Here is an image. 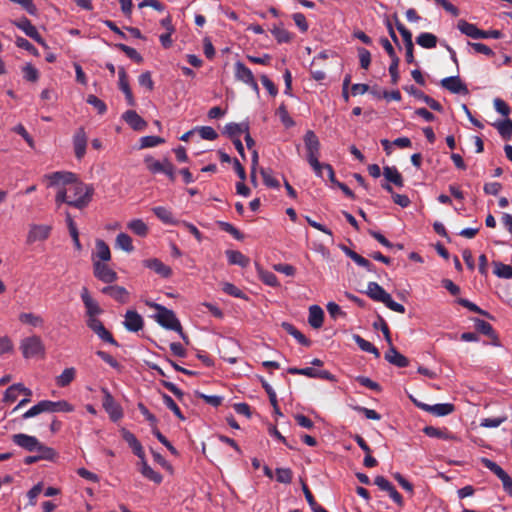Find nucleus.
<instances>
[{"label": "nucleus", "mask_w": 512, "mask_h": 512, "mask_svg": "<svg viewBox=\"0 0 512 512\" xmlns=\"http://www.w3.org/2000/svg\"><path fill=\"white\" fill-rule=\"evenodd\" d=\"M306 149V160L312 167L316 176L324 179L322 174V163L319 162L321 143L314 131L308 130L303 137Z\"/></svg>", "instance_id": "f257e3e1"}, {"label": "nucleus", "mask_w": 512, "mask_h": 512, "mask_svg": "<svg viewBox=\"0 0 512 512\" xmlns=\"http://www.w3.org/2000/svg\"><path fill=\"white\" fill-rule=\"evenodd\" d=\"M153 307L157 310L155 318L158 324L165 329L176 331L179 333L181 338L186 343H188V337L183 332L181 323L176 317L175 313L172 310L167 309L166 307L159 304H154Z\"/></svg>", "instance_id": "f03ea898"}, {"label": "nucleus", "mask_w": 512, "mask_h": 512, "mask_svg": "<svg viewBox=\"0 0 512 512\" xmlns=\"http://www.w3.org/2000/svg\"><path fill=\"white\" fill-rule=\"evenodd\" d=\"M20 350L23 357L29 359L36 356H44L45 346L39 336L33 335L21 340Z\"/></svg>", "instance_id": "7ed1b4c3"}, {"label": "nucleus", "mask_w": 512, "mask_h": 512, "mask_svg": "<svg viewBox=\"0 0 512 512\" xmlns=\"http://www.w3.org/2000/svg\"><path fill=\"white\" fill-rule=\"evenodd\" d=\"M94 189L87 190L86 195L79 196L78 198H72V195L68 193L67 188L60 189L56 195V203H66L78 209L86 207L92 199Z\"/></svg>", "instance_id": "20e7f679"}, {"label": "nucleus", "mask_w": 512, "mask_h": 512, "mask_svg": "<svg viewBox=\"0 0 512 512\" xmlns=\"http://www.w3.org/2000/svg\"><path fill=\"white\" fill-rule=\"evenodd\" d=\"M235 78L252 88L256 93H259V86L255 80L252 71L245 66L242 62L238 61L234 65Z\"/></svg>", "instance_id": "39448f33"}, {"label": "nucleus", "mask_w": 512, "mask_h": 512, "mask_svg": "<svg viewBox=\"0 0 512 512\" xmlns=\"http://www.w3.org/2000/svg\"><path fill=\"white\" fill-rule=\"evenodd\" d=\"M413 402L421 410L437 417L447 416L455 411V406L451 403H438L435 405H429L417 400H413Z\"/></svg>", "instance_id": "423d86ee"}, {"label": "nucleus", "mask_w": 512, "mask_h": 512, "mask_svg": "<svg viewBox=\"0 0 512 512\" xmlns=\"http://www.w3.org/2000/svg\"><path fill=\"white\" fill-rule=\"evenodd\" d=\"M81 300L85 306L87 321L98 319L97 317L102 314L103 310L98 302L92 298L86 287H83L81 290Z\"/></svg>", "instance_id": "0eeeda50"}, {"label": "nucleus", "mask_w": 512, "mask_h": 512, "mask_svg": "<svg viewBox=\"0 0 512 512\" xmlns=\"http://www.w3.org/2000/svg\"><path fill=\"white\" fill-rule=\"evenodd\" d=\"M103 400L102 405L105 411L109 414L111 420L118 421L123 417V412L120 405L114 400L111 393L106 388H102Z\"/></svg>", "instance_id": "6e6552de"}, {"label": "nucleus", "mask_w": 512, "mask_h": 512, "mask_svg": "<svg viewBox=\"0 0 512 512\" xmlns=\"http://www.w3.org/2000/svg\"><path fill=\"white\" fill-rule=\"evenodd\" d=\"M374 484L382 491L389 494L390 498L399 506H404V500L402 495L396 490L392 483L387 480L384 476H376L374 478Z\"/></svg>", "instance_id": "1a4fd4ad"}, {"label": "nucleus", "mask_w": 512, "mask_h": 512, "mask_svg": "<svg viewBox=\"0 0 512 512\" xmlns=\"http://www.w3.org/2000/svg\"><path fill=\"white\" fill-rule=\"evenodd\" d=\"M287 372L292 375H304L309 378H319L324 380H334V376L327 370H316L312 367L297 368L290 367Z\"/></svg>", "instance_id": "9d476101"}, {"label": "nucleus", "mask_w": 512, "mask_h": 512, "mask_svg": "<svg viewBox=\"0 0 512 512\" xmlns=\"http://www.w3.org/2000/svg\"><path fill=\"white\" fill-rule=\"evenodd\" d=\"M89 329H91L102 341L111 345L118 346V342L114 339L113 335L104 327L99 319H92L86 321Z\"/></svg>", "instance_id": "9b49d317"}, {"label": "nucleus", "mask_w": 512, "mask_h": 512, "mask_svg": "<svg viewBox=\"0 0 512 512\" xmlns=\"http://www.w3.org/2000/svg\"><path fill=\"white\" fill-rule=\"evenodd\" d=\"M94 275L104 283H112L117 280V273L106 264L93 259Z\"/></svg>", "instance_id": "f8f14e48"}, {"label": "nucleus", "mask_w": 512, "mask_h": 512, "mask_svg": "<svg viewBox=\"0 0 512 512\" xmlns=\"http://www.w3.org/2000/svg\"><path fill=\"white\" fill-rule=\"evenodd\" d=\"M440 85L454 94H468L467 86L461 81L459 76H450L443 78Z\"/></svg>", "instance_id": "ddd939ff"}, {"label": "nucleus", "mask_w": 512, "mask_h": 512, "mask_svg": "<svg viewBox=\"0 0 512 512\" xmlns=\"http://www.w3.org/2000/svg\"><path fill=\"white\" fill-rule=\"evenodd\" d=\"M12 441L17 446L29 452L35 451L39 445V440L35 436H30L24 433L14 434L12 436Z\"/></svg>", "instance_id": "4468645a"}, {"label": "nucleus", "mask_w": 512, "mask_h": 512, "mask_svg": "<svg viewBox=\"0 0 512 512\" xmlns=\"http://www.w3.org/2000/svg\"><path fill=\"white\" fill-rule=\"evenodd\" d=\"M118 77H119V89L124 93L127 104L129 106H135L136 102L132 93V90L129 85L128 76L124 69V67H119L118 69Z\"/></svg>", "instance_id": "2eb2a0df"}, {"label": "nucleus", "mask_w": 512, "mask_h": 512, "mask_svg": "<svg viewBox=\"0 0 512 512\" xmlns=\"http://www.w3.org/2000/svg\"><path fill=\"white\" fill-rule=\"evenodd\" d=\"M405 90L410 95H412L415 98H417V99L423 101L424 103H426L431 109H433L435 111H438V112H442L443 111V106L438 101H436L435 99H433L430 96L426 95L423 91L417 89L413 85H411L409 87H406Z\"/></svg>", "instance_id": "dca6fc26"}, {"label": "nucleus", "mask_w": 512, "mask_h": 512, "mask_svg": "<svg viewBox=\"0 0 512 512\" xmlns=\"http://www.w3.org/2000/svg\"><path fill=\"white\" fill-rule=\"evenodd\" d=\"M101 292L122 304L127 303L129 301V292L122 286H105L104 288H102Z\"/></svg>", "instance_id": "f3484780"}, {"label": "nucleus", "mask_w": 512, "mask_h": 512, "mask_svg": "<svg viewBox=\"0 0 512 512\" xmlns=\"http://www.w3.org/2000/svg\"><path fill=\"white\" fill-rule=\"evenodd\" d=\"M123 324L128 331L138 332L143 328L144 321L139 313L133 310H128L125 314V320Z\"/></svg>", "instance_id": "a211bd4d"}, {"label": "nucleus", "mask_w": 512, "mask_h": 512, "mask_svg": "<svg viewBox=\"0 0 512 512\" xmlns=\"http://www.w3.org/2000/svg\"><path fill=\"white\" fill-rule=\"evenodd\" d=\"M122 119L135 131H143L147 127V122L134 110L124 112Z\"/></svg>", "instance_id": "6ab92c4d"}, {"label": "nucleus", "mask_w": 512, "mask_h": 512, "mask_svg": "<svg viewBox=\"0 0 512 512\" xmlns=\"http://www.w3.org/2000/svg\"><path fill=\"white\" fill-rule=\"evenodd\" d=\"M74 151L77 159H82L86 153L87 136L84 128H79L73 137Z\"/></svg>", "instance_id": "aec40b11"}, {"label": "nucleus", "mask_w": 512, "mask_h": 512, "mask_svg": "<svg viewBox=\"0 0 512 512\" xmlns=\"http://www.w3.org/2000/svg\"><path fill=\"white\" fill-rule=\"evenodd\" d=\"M50 231L51 227L48 225H32L27 236V242L34 243L45 240L49 237Z\"/></svg>", "instance_id": "412c9836"}, {"label": "nucleus", "mask_w": 512, "mask_h": 512, "mask_svg": "<svg viewBox=\"0 0 512 512\" xmlns=\"http://www.w3.org/2000/svg\"><path fill=\"white\" fill-rule=\"evenodd\" d=\"M121 433H122V438L132 449L133 453L140 460H143V458L145 457V453H144L141 443L138 441L136 436L132 432H130L129 430H126V429H122Z\"/></svg>", "instance_id": "4be33fe9"}, {"label": "nucleus", "mask_w": 512, "mask_h": 512, "mask_svg": "<svg viewBox=\"0 0 512 512\" xmlns=\"http://www.w3.org/2000/svg\"><path fill=\"white\" fill-rule=\"evenodd\" d=\"M389 346V349L385 353V360L399 368L407 367L409 365V359L398 352L392 344Z\"/></svg>", "instance_id": "5701e85b"}, {"label": "nucleus", "mask_w": 512, "mask_h": 512, "mask_svg": "<svg viewBox=\"0 0 512 512\" xmlns=\"http://www.w3.org/2000/svg\"><path fill=\"white\" fill-rule=\"evenodd\" d=\"M143 265L163 278H168L172 274V270L169 266L165 265L161 260L157 258L146 259L143 261Z\"/></svg>", "instance_id": "b1692460"}, {"label": "nucleus", "mask_w": 512, "mask_h": 512, "mask_svg": "<svg viewBox=\"0 0 512 512\" xmlns=\"http://www.w3.org/2000/svg\"><path fill=\"white\" fill-rule=\"evenodd\" d=\"M44 406H45V412L49 413H56V412H65L70 413L74 411V406L70 404L66 400H60V401H50V400H43Z\"/></svg>", "instance_id": "393cba45"}, {"label": "nucleus", "mask_w": 512, "mask_h": 512, "mask_svg": "<svg viewBox=\"0 0 512 512\" xmlns=\"http://www.w3.org/2000/svg\"><path fill=\"white\" fill-rule=\"evenodd\" d=\"M366 294L372 300L382 303L390 296L377 282H369L367 284Z\"/></svg>", "instance_id": "a878e982"}, {"label": "nucleus", "mask_w": 512, "mask_h": 512, "mask_svg": "<svg viewBox=\"0 0 512 512\" xmlns=\"http://www.w3.org/2000/svg\"><path fill=\"white\" fill-rule=\"evenodd\" d=\"M474 322L478 332L488 336L492 340L493 345H499L498 336L490 323L478 318H476Z\"/></svg>", "instance_id": "bb28decb"}, {"label": "nucleus", "mask_w": 512, "mask_h": 512, "mask_svg": "<svg viewBox=\"0 0 512 512\" xmlns=\"http://www.w3.org/2000/svg\"><path fill=\"white\" fill-rule=\"evenodd\" d=\"M152 211L155 216L166 225H177L180 223L174 218L172 211L164 206L153 207Z\"/></svg>", "instance_id": "cd10ccee"}, {"label": "nucleus", "mask_w": 512, "mask_h": 512, "mask_svg": "<svg viewBox=\"0 0 512 512\" xmlns=\"http://www.w3.org/2000/svg\"><path fill=\"white\" fill-rule=\"evenodd\" d=\"M324 311L318 305H312L309 308L308 323L311 327L319 329L323 325Z\"/></svg>", "instance_id": "c85d7f7f"}, {"label": "nucleus", "mask_w": 512, "mask_h": 512, "mask_svg": "<svg viewBox=\"0 0 512 512\" xmlns=\"http://www.w3.org/2000/svg\"><path fill=\"white\" fill-rule=\"evenodd\" d=\"M248 130L249 125L247 123L231 122L225 125L223 133L233 140L235 138H240V135Z\"/></svg>", "instance_id": "c756f323"}, {"label": "nucleus", "mask_w": 512, "mask_h": 512, "mask_svg": "<svg viewBox=\"0 0 512 512\" xmlns=\"http://www.w3.org/2000/svg\"><path fill=\"white\" fill-rule=\"evenodd\" d=\"M457 28L462 34L473 39H480V36L482 35L481 29H479L475 24L469 23L465 20H459Z\"/></svg>", "instance_id": "7c9ffc66"}, {"label": "nucleus", "mask_w": 512, "mask_h": 512, "mask_svg": "<svg viewBox=\"0 0 512 512\" xmlns=\"http://www.w3.org/2000/svg\"><path fill=\"white\" fill-rule=\"evenodd\" d=\"M139 465H140L139 471L145 478H147L148 480H150L156 484H160L162 482L163 476L159 472H156L155 470H153L148 465L147 461L145 460V457L143 458V460L140 461Z\"/></svg>", "instance_id": "2f4dec72"}, {"label": "nucleus", "mask_w": 512, "mask_h": 512, "mask_svg": "<svg viewBox=\"0 0 512 512\" xmlns=\"http://www.w3.org/2000/svg\"><path fill=\"white\" fill-rule=\"evenodd\" d=\"M75 174L72 172H53L49 175H46V178L49 179L51 185H58L60 183L69 184L74 182Z\"/></svg>", "instance_id": "473e14b6"}, {"label": "nucleus", "mask_w": 512, "mask_h": 512, "mask_svg": "<svg viewBox=\"0 0 512 512\" xmlns=\"http://www.w3.org/2000/svg\"><path fill=\"white\" fill-rule=\"evenodd\" d=\"M383 175L388 182L393 183L397 187L404 186V179L395 166H385L383 168Z\"/></svg>", "instance_id": "72a5a7b5"}, {"label": "nucleus", "mask_w": 512, "mask_h": 512, "mask_svg": "<svg viewBox=\"0 0 512 512\" xmlns=\"http://www.w3.org/2000/svg\"><path fill=\"white\" fill-rule=\"evenodd\" d=\"M282 328L291 336H293L301 345L309 347L311 345V341L302 334L293 324L289 322H283L281 324Z\"/></svg>", "instance_id": "f704fd0d"}, {"label": "nucleus", "mask_w": 512, "mask_h": 512, "mask_svg": "<svg viewBox=\"0 0 512 512\" xmlns=\"http://www.w3.org/2000/svg\"><path fill=\"white\" fill-rule=\"evenodd\" d=\"M95 261H109L111 259V252L109 246L103 241L98 239L96 241V253L93 254L92 259Z\"/></svg>", "instance_id": "c9c22d12"}, {"label": "nucleus", "mask_w": 512, "mask_h": 512, "mask_svg": "<svg viewBox=\"0 0 512 512\" xmlns=\"http://www.w3.org/2000/svg\"><path fill=\"white\" fill-rule=\"evenodd\" d=\"M438 38L429 32H422L416 37V43L425 49H433L437 46Z\"/></svg>", "instance_id": "e433bc0d"}, {"label": "nucleus", "mask_w": 512, "mask_h": 512, "mask_svg": "<svg viewBox=\"0 0 512 512\" xmlns=\"http://www.w3.org/2000/svg\"><path fill=\"white\" fill-rule=\"evenodd\" d=\"M423 432L425 435L431 438L443 440H451L454 438L447 429H440L434 426H425L423 428Z\"/></svg>", "instance_id": "4c0bfd02"}, {"label": "nucleus", "mask_w": 512, "mask_h": 512, "mask_svg": "<svg viewBox=\"0 0 512 512\" xmlns=\"http://www.w3.org/2000/svg\"><path fill=\"white\" fill-rule=\"evenodd\" d=\"M225 253L228 258L229 264L238 265L240 267L248 266L249 258L242 254L240 251L227 250Z\"/></svg>", "instance_id": "58836bf2"}, {"label": "nucleus", "mask_w": 512, "mask_h": 512, "mask_svg": "<svg viewBox=\"0 0 512 512\" xmlns=\"http://www.w3.org/2000/svg\"><path fill=\"white\" fill-rule=\"evenodd\" d=\"M14 25L17 28L21 29L31 39H33L35 36H38V33H39L38 30L31 23V21L26 17H22L18 21H15Z\"/></svg>", "instance_id": "ea45409f"}, {"label": "nucleus", "mask_w": 512, "mask_h": 512, "mask_svg": "<svg viewBox=\"0 0 512 512\" xmlns=\"http://www.w3.org/2000/svg\"><path fill=\"white\" fill-rule=\"evenodd\" d=\"M166 160H169L168 158H164L162 161L155 160L153 157L148 156L144 159V162L146 164L147 169L152 174H158L165 172L166 169Z\"/></svg>", "instance_id": "a19ab883"}, {"label": "nucleus", "mask_w": 512, "mask_h": 512, "mask_svg": "<svg viewBox=\"0 0 512 512\" xmlns=\"http://www.w3.org/2000/svg\"><path fill=\"white\" fill-rule=\"evenodd\" d=\"M75 377L76 369L74 367L66 368L59 376L56 377V385L58 387H66L70 385Z\"/></svg>", "instance_id": "79ce46f5"}, {"label": "nucleus", "mask_w": 512, "mask_h": 512, "mask_svg": "<svg viewBox=\"0 0 512 512\" xmlns=\"http://www.w3.org/2000/svg\"><path fill=\"white\" fill-rule=\"evenodd\" d=\"M68 193L72 195V198H78L79 196L86 195L87 190L93 189L92 186L86 185L82 182H78L75 178L74 182L68 184Z\"/></svg>", "instance_id": "37998d69"}, {"label": "nucleus", "mask_w": 512, "mask_h": 512, "mask_svg": "<svg viewBox=\"0 0 512 512\" xmlns=\"http://www.w3.org/2000/svg\"><path fill=\"white\" fill-rule=\"evenodd\" d=\"M394 19H395L396 29L399 31V33L401 34V36L403 38V42H404L405 48L406 47H413L414 44H413V41H412V33H411V31L408 30L405 27V25L399 21L397 15H394Z\"/></svg>", "instance_id": "c03bdc74"}, {"label": "nucleus", "mask_w": 512, "mask_h": 512, "mask_svg": "<svg viewBox=\"0 0 512 512\" xmlns=\"http://www.w3.org/2000/svg\"><path fill=\"white\" fill-rule=\"evenodd\" d=\"M19 321L23 324H28L33 327H40L43 325L44 320L41 316L34 313L23 312L19 315Z\"/></svg>", "instance_id": "a18cd8bd"}, {"label": "nucleus", "mask_w": 512, "mask_h": 512, "mask_svg": "<svg viewBox=\"0 0 512 512\" xmlns=\"http://www.w3.org/2000/svg\"><path fill=\"white\" fill-rule=\"evenodd\" d=\"M494 271L493 273L503 279H512V266L503 264L501 262L494 261Z\"/></svg>", "instance_id": "49530a36"}, {"label": "nucleus", "mask_w": 512, "mask_h": 512, "mask_svg": "<svg viewBox=\"0 0 512 512\" xmlns=\"http://www.w3.org/2000/svg\"><path fill=\"white\" fill-rule=\"evenodd\" d=\"M481 463L491 472H493L500 480H503L508 474L494 461L488 458H482Z\"/></svg>", "instance_id": "de8ad7c7"}, {"label": "nucleus", "mask_w": 512, "mask_h": 512, "mask_svg": "<svg viewBox=\"0 0 512 512\" xmlns=\"http://www.w3.org/2000/svg\"><path fill=\"white\" fill-rule=\"evenodd\" d=\"M116 246L128 253H131L134 250L132 239L126 233H120L117 235Z\"/></svg>", "instance_id": "09e8293b"}, {"label": "nucleus", "mask_w": 512, "mask_h": 512, "mask_svg": "<svg viewBox=\"0 0 512 512\" xmlns=\"http://www.w3.org/2000/svg\"><path fill=\"white\" fill-rule=\"evenodd\" d=\"M276 115L280 118V121L286 128H291L295 125V121L289 115L287 107L284 103H282L278 107V109L276 111Z\"/></svg>", "instance_id": "8fccbe9b"}, {"label": "nucleus", "mask_w": 512, "mask_h": 512, "mask_svg": "<svg viewBox=\"0 0 512 512\" xmlns=\"http://www.w3.org/2000/svg\"><path fill=\"white\" fill-rule=\"evenodd\" d=\"M114 47L124 52L134 62L138 64L142 63L143 57L137 52L136 49L122 43L115 44Z\"/></svg>", "instance_id": "3c124183"}, {"label": "nucleus", "mask_w": 512, "mask_h": 512, "mask_svg": "<svg viewBox=\"0 0 512 512\" xmlns=\"http://www.w3.org/2000/svg\"><path fill=\"white\" fill-rule=\"evenodd\" d=\"M128 228L138 236L144 237L148 233V226L141 219H134L129 222Z\"/></svg>", "instance_id": "603ef678"}, {"label": "nucleus", "mask_w": 512, "mask_h": 512, "mask_svg": "<svg viewBox=\"0 0 512 512\" xmlns=\"http://www.w3.org/2000/svg\"><path fill=\"white\" fill-rule=\"evenodd\" d=\"M261 176L263 178L264 184L269 188H275L279 189L280 183L279 181L273 176L271 169H261L260 170Z\"/></svg>", "instance_id": "864d4df0"}, {"label": "nucleus", "mask_w": 512, "mask_h": 512, "mask_svg": "<svg viewBox=\"0 0 512 512\" xmlns=\"http://www.w3.org/2000/svg\"><path fill=\"white\" fill-rule=\"evenodd\" d=\"M162 399H163V403L165 404V406L168 409H170L177 418H179L180 420L185 419L180 408L178 407V405L175 403V401L169 395L163 393Z\"/></svg>", "instance_id": "5fc2aeb1"}, {"label": "nucleus", "mask_w": 512, "mask_h": 512, "mask_svg": "<svg viewBox=\"0 0 512 512\" xmlns=\"http://www.w3.org/2000/svg\"><path fill=\"white\" fill-rule=\"evenodd\" d=\"M276 480L279 483L290 484L293 479V472L290 468H276Z\"/></svg>", "instance_id": "6e6d98bb"}, {"label": "nucleus", "mask_w": 512, "mask_h": 512, "mask_svg": "<svg viewBox=\"0 0 512 512\" xmlns=\"http://www.w3.org/2000/svg\"><path fill=\"white\" fill-rule=\"evenodd\" d=\"M217 225L222 231L231 234L236 240H243L244 235L232 224L224 221H218Z\"/></svg>", "instance_id": "4d7b16f0"}, {"label": "nucleus", "mask_w": 512, "mask_h": 512, "mask_svg": "<svg viewBox=\"0 0 512 512\" xmlns=\"http://www.w3.org/2000/svg\"><path fill=\"white\" fill-rule=\"evenodd\" d=\"M38 452V456L40 460H53L56 456V452L53 448H50L48 446H45L39 441V445L37 446V449L35 450Z\"/></svg>", "instance_id": "13d9d810"}, {"label": "nucleus", "mask_w": 512, "mask_h": 512, "mask_svg": "<svg viewBox=\"0 0 512 512\" xmlns=\"http://www.w3.org/2000/svg\"><path fill=\"white\" fill-rule=\"evenodd\" d=\"M456 302L459 305L467 308L468 310H470L472 312H475V313H478L480 315H483V316H486L488 318H491V316H490V314L488 312L482 310L480 307H478L476 304H474L473 302L469 301L468 299L458 298Z\"/></svg>", "instance_id": "bf43d9fd"}, {"label": "nucleus", "mask_w": 512, "mask_h": 512, "mask_svg": "<svg viewBox=\"0 0 512 512\" xmlns=\"http://www.w3.org/2000/svg\"><path fill=\"white\" fill-rule=\"evenodd\" d=\"M86 102L88 104L92 105L97 110L98 114H100V115L105 114L107 111V106H106L105 102L102 101L101 99H99L95 95H92V94L88 95Z\"/></svg>", "instance_id": "052dcab7"}, {"label": "nucleus", "mask_w": 512, "mask_h": 512, "mask_svg": "<svg viewBox=\"0 0 512 512\" xmlns=\"http://www.w3.org/2000/svg\"><path fill=\"white\" fill-rule=\"evenodd\" d=\"M23 78L29 82H36L39 79V71L30 63L22 68Z\"/></svg>", "instance_id": "680f3d73"}, {"label": "nucleus", "mask_w": 512, "mask_h": 512, "mask_svg": "<svg viewBox=\"0 0 512 512\" xmlns=\"http://www.w3.org/2000/svg\"><path fill=\"white\" fill-rule=\"evenodd\" d=\"M222 290L223 292L230 296L240 299H246V295L244 294V292L230 282L223 283Z\"/></svg>", "instance_id": "e2e57ef3"}, {"label": "nucleus", "mask_w": 512, "mask_h": 512, "mask_svg": "<svg viewBox=\"0 0 512 512\" xmlns=\"http://www.w3.org/2000/svg\"><path fill=\"white\" fill-rule=\"evenodd\" d=\"M497 129L499 134L504 139H509L512 135V120L511 119H505L502 122H499L497 124Z\"/></svg>", "instance_id": "0e129e2a"}, {"label": "nucleus", "mask_w": 512, "mask_h": 512, "mask_svg": "<svg viewBox=\"0 0 512 512\" xmlns=\"http://www.w3.org/2000/svg\"><path fill=\"white\" fill-rule=\"evenodd\" d=\"M164 143V139L159 136H144L140 139V148H150Z\"/></svg>", "instance_id": "69168bd1"}, {"label": "nucleus", "mask_w": 512, "mask_h": 512, "mask_svg": "<svg viewBox=\"0 0 512 512\" xmlns=\"http://www.w3.org/2000/svg\"><path fill=\"white\" fill-rule=\"evenodd\" d=\"M260 279L264 284L271 286V287H277L280 285L277 276L273 272H270V271L261 270L260 271Z\"/></svg>", "instance_id": "338daca9"}, {"label": "nucleus", "mask_w": 512, "mask_h": 512, "mask_svg": "<svg viewBox=\"0 0 512 512\" xmlns=\"http://www.w3.org/2000/svg\"><path fill=\"white\" fill-rule=\"evenodd\" d=\"M272 34L278 43H288L291 40L290 33L282 27H274Z\"/></svg>", "instance_id": "774afa93"}]
</instances>
